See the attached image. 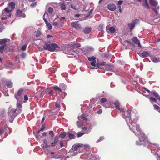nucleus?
<instances>
[{
	"mask_svg": "<svg viewBox=\"0 0 160 160\" xmlns=\"http://www.w3.org/2000/svg\"><path fill=\"white\" fill-rule=\"evenodd\" d=\"M27 46L26 45H23L21 48V50L22 51H24L26 50V48Z\"/></svg>",
	"mask_w": 160,
	"mask_h": 160,
	"instance_id": "obj_52",
	"label": "nucleus"
},
{
	"mask_svg": "<svg viewBox=\"0 0 160 160\" xmlns=\"http://www.w3.org/2000/svg\"><path fill=\"white\" fill-rule=\"evenodd\" d=\"M149 99L152 103V102H156L157 101L156 99L152 97H150L149 98Z\"/></svg>",
	"mask_w": 160,
	"mask_h": 160,
	"instance_id": "obj_31",
	"label": "nucleus"
},
{
	"mask_svg": "<svg viewBox=\"0 0 160 160\" xmlns=\"http://www.w3.org/2000/svg\"><path fill=\"white\" fill-rule=\"evenodd\" d=\"M114 104L118 109L122 111L123 117L125 119L130 129L132 131L136 136L139 134L138 137L139 142H140L138 141H137L136 143L138 145H141L142 142L145 141V137L144 134L140 129L139 126L135 122L138 120V116L134 113L133 111L131 112L130 110H128L125 112L122 108H121L119 107L120 103L118 101H116L115 102Z\"/></svg>",
	"mask_w": 160,
	"mask_h": 160,
	"instance_id": "obj_1",
	"label": "nucleus"
},
{
	"mask_svg": "<svg viewBox=\"0 0 160 160\" xmlns=\"http://www.w3.org/2000/svg\"><path fill=\"white\" fill-rule=\"evenodd\" d=\"M152 9L155 12L156 15L157 16V18H159L160 17L159 14L158 13V11L159 10V6H157V7L156 8H152Z\"/></svg>",
	"mask_w": 160,
	"mask_h": 160,
	"instance_id": "obj_10",
	"label": "nucleus"
},
{
	"mask_svg": "<svg viewBox=\"0 0 160 160\" xmlns=\"http://www.w3.org/2000/svg\"><path fill=\"white\" fill-rule=\"evenodd\" d=\"M153 106L154 109L157 110L159 111L158 110L160 108L158 106L156 105H153Z\"/></svg>",
	"mask_w": 160,
	"mask_h": 160,
	"instance_id": "obj_40",
	"label": "nucleus"
},
{
	"mask_svg": "<svg viewBox=\"0 0 160 160\" xmlns=\"http://www.w3.org/2000/svg\"><path fill=\"white\" fill-rule=\"evenodd\" d=\"M35 33L36 37H38L41 35V30L39 29L37 31H35Z\"/></svg>",
	"mask_w": 160,
	"mask_h": 160,
	"instance_id": "obj_22",
	"label": "nucleus"
},
{
	"mask_svg": "<svg viewBox=\"0 0 160 160\" xmlns=\"http://www.w3.org/2000/svg\"><path fill=\"white\" fill-rule=\"evenodd\" d=\"M104 138V137H100V138L99 139L97 140V141H96V142H98L102 141V140Z\"/></svg>",
	"mask_w": 160,
	"mask_h": 160,
	"instance_id": "obj_44",
	"label": "nucleus"
},
{
	"mask_svg": "<svg viewBox=\"0 0 160 160\" xmlns=\"http://www.w3.org/2000/svg\"><path fill=\"white\" fill-rule=\"evenodd\" d=\"M72 26L74 28H76L78 30L82 29V27L80 24H79L78 22H72L71 23Z\"/></svg>",
	"mask_w": 160,
	"mask_h": 160,
	"instance_id": "obj_7",
	"label": "nucleus"
},
{
	"mask_svg": "<svg viewBox=\"0 0 160 160\" xmlns=\"http://www.w3.org/2000/svg\"><path fill=\"white\" fill-rule=\"evenodd\" d=\"M118 7L119 8V11L120 13H121L122 12V9H121V6H119Z\"/></svg>",
	"mask_w": 160,
	"mask_h": 160,
	"instance_id": "obj_62",
	"label": "nucleus"
},
{
	"mask_svg": "<svg viewBox=\"0 0 160 160\" xmlns=\"http://www.w3.org/2000/svg\"><path fill=\"white\" fill-rule=\"evenodd\" d=\"M84 133L83 132H79L78 133V137H80L82 136L83 134Z\"/></svg>",
	"mask_w": 160,
	"mask_h": 160,
	"instance_id": "obj_42",
	"label": "nucleus"
},
{
	"mask_svg": "<svg viewBox=\"0 0 160 160\" xmlns=\"http://www.w3.org/2000/svg\"><path fill=\"white\" fill-rule=\"evenodd\" d=\"M24 100L26 101H27L28 98V97H27V96L26 95H25L24 96Z\"/></svg>",
	"mask_w": 160,
	"mask_h": 160,
	"instance_id": "obj_55",
	"label": "nucleus"
},
{
	"mask_svg": "<svg viewBox=\"0 0 160 160\" xmlns=\"http://www.w3.org/2000/svg\"><path fill=\"white\" fill-rule=\"evenodd\" d=\"M9 6L12 9H14L15 8V3L12 2H11L9 4Z\"/></svg>",
	"mask_w": 160,
	"mask_h": 160,
	"instance_id": "obj_25",
	"label": "nucleus"
},
{
	"mask_svg": "<svg viewBox=\"0 0 160 160\" xmlns=\"http://www.w3.org/2000/svg\"><path fill=\"white\" fill-rule=\"evenodd\" d=\"M53 88L56 90L60 92L62 91L61 89L57 86H54L53 87Z\"/></svg>",
	"mask_w": 160,
	"mask_h": 160,
	"instance_id": "obj_28",
	"label": "nucleus"
},
{
	"mask_svg": "<svg viewBox=\"0 0 160 160\" xmlns=\"http://www.w3.org/2000/svg\"><path fill=\"white\" fill-rule=\"evenodd\" d=\"M49 94L50 95H52L53 94V91H51L49 92Z\"/></svg>",
	"mask_w": 160,
	"mask_h": 160,
	"instance_id": "obj_63",
	"label": "nucleus"
},
{
	"mask_svg": "<svg viewBox=\"0 0 160 160\" xmlns=\"http://www.w3.org/2000/svg\"><path fill=\"white\" fill-rule=\"evenodd\" d=\"M3 133V131L2 129H0V135L2 134Z\"/></svg>",
	"mask_w": 160,
	"mask_h": 160,
	"instance_id": "obj_61",
	"label": "nucleus"
},
{
	"mask_svg": "<svg viewBox=\"0 0 160 160\" xmlns=\"http://www.w3.org/2000/svg\"><path fill=\"white\" fill-rule=\"evenodd\" d=\"M96 58L93 56H92L91 57L88 58V60L90 61H93L96 60Z\"/></svg>",
	"mask_w": 160,
	"mask_h": 160,
	"instance_id": "obj_29",
	"label": "nucleus"
},
{
	"mask_svg": "<svg viewBox=\"0 0 160 160\" xmlns=\"http://www.w3.org/2000/svg\"><path fill=\"white\" fill-rule=\"evenodd\" d=\"M103 25H100L98 27V29L99 31H102L103 29Z\"/></svg>",
	"mask_w": 160,
	"mask_h": 160,
	"instance_id": "obj_38",
	"label": "nucleus"
},
{
	"mask_svg": "<svg viewBox=\"0 0 160 160\" xmlns=\"http://www.w3.org/2000/svg\"><path fill=\"white\" fill-rule=\"evenodd\" d=\"M41 147L43 149H45L46 148L48 147L49 145L48 144H45V145L42 144L41 145Z\"/></svg>",
	"mask_w": 160,
	"mask_h": 160,
	"instance_id": "obj_36",
	"label": "nucleus"
},
{
	"mask_svg": "<svg viewBox=\"0 0 160 160\" xmlns=\"http://www.w3.org/2000/svg\"><path fill=\"white\" fill-rule=\"evenodd\" d=\"M23 91V90L22 89H20L18 91L17 94H15L14 95H16V96H23L22 95V93Z\"/></svg>",
	"mask_w": 160,
	"mask_h": 160,
	"instance_id": "obj_21",
	"label": "nucleus"
},
{
	"mask_svg": "<svg viewBox=\"0 0 160 160\" xmlns=\"http://www.w3.org/2000/svg\"><path fill=\"white\" fill-rule=\"evenodd\" d=\"M53 11V8L51 7H49L48 9V12L50 14H51Z\"/></svg>",
	"mask_w": 160,
	"mask_h": 160,
	"instance_id": "obj_39",
	"label": "nucleus"
},
{
	"mask_svg": "<svg viewBox=\"0 0 160 160\" xmlns=\"http://www.w3.org/2000/svg\"><path fill=\"white\" fill-rule=\"evenodd\" d=\"M60 7L62 10H65L66 9V6L64 3L62 4Z\"/></svg>",
	"mask_w": 160,
	"mask_h": 160,
	"instance_id": "obj_34",
	"label": "nucleus"
},
{
	"mask_svg": "<svg viewBox=\"0 0 160 160\" xmlns=\"http://www.w3.org/2000/svg\"><path fill=\"white\" fill-rule=\"evenodd\" d=\"M72 52H73V51H72V49H71L70 51H69L67 53L65 52V53L67 54L71 55V54H72Z\"/></svg>",
	"mask_w": 160,
	"mask_h": 160,
	"instance_id": "obj_54",
	"label": "nucleus"
},
{
	"mask_svg": "<svg viewBox=\"0 0 160 160\" xmlns=\"http://www.w3.org/2000/svg\"><path fill=\"white\" fill-rule=\"evenodd\" d=\"M45 127L44 126H43L41 128L38 132V133H39L41 131H43L45 129Z\"/></svg>",
	"mask_w": 160,
	"mask_h": 160,
	"instance_id": "obj_45",
	"label": "nucleus"
},
{
	"mask_svg": "<svg viewBox=\"0 0 160 160\" xmlns=\"http://www.w3.org/2000/svg\"><path fill=\"white\" fill-rule=\"evenodd\" d=\"M68 137L69 138L71 139H73L74 138V135L72 133H68Z\"/></svg>",
	"mask_w": 160,
	"mask_h": 160,
	"instance_id": "obj_37",
	"label": "nucleus"
},
{
	"mask_svg": "<svg viewBox=\"0 0 160 160\" xmlns=\"http://www.w3.org/2000/svg\"><path fill=\"white\" fill-rule=\"evenodd\" d=\"M16 110L13 109L12 108H10L8 109V114L9 116V121L11 123L12 122L15 117L17 115L16 113Z\"/></svg>",
	"mask_w": 160,
	"mask_h": 160,
	"instance_id": "obj_3",
	"label": "nucleus"
},
{
	"mask_svg": "<svg viewBox=\"0 0 160 160\" xmlns=\"http://www.w3.org/2000/svg\"><path fill=\"white\" fill-rule=\"evenodd\" d=\"M81 118L82 119L84 120H87V118L86 117L85 115L84 114H82V115H81Z\"/></svg>",
	"mask_w": 160,
	"mask_h": 160,
	"instance_id": "obj_41",
	"label": "nucleus"
},
{
	"mask_svg": "<svg viewBox=\"0 0 160 160\" xmlns=\"http://www.w3.org/2000/svg\"><path fill=\"white\" fill-rule=\"evenodd\" d=\"M132 41L133 42L137 44L139 48L141 47V46L140 43V42L138 39L136 37L133 38L132 39Z\"/></svg>",
	"mask_w": 160,
	"mask_h": 160,
	"instance_id": "obj_12",
	"label": "nucleus"
},
{
	"mask_svg": "<svg viewBox=\"0 0 160 160\" xmlns=\"http://www.w3.org/2000/svg\"><path fill=\"white\" fill-rule=\"evenodd\" d=\"M83 146H82V147H83L84 146L87 147H90L89 145L88 144H86L84 145H83Z\"/></svg>",
	"mask_w": 160,
	"mask_h": 160,
	"instance_id": "obj_60",
	"label": "nucleus"
},
{
	"mask_svg": "<svg viewBox=\"0 0 160 160\" xmlns=\"http://www.w3.org/2000/svg\"><path fill=\"white\" fill-rule=\"evenodd\" d=\"M107 101L106 99L105 98H101V102L103 103L106 102Z\"/></svg>",
	"mask_w": 160,
	"mask_h": 160,
	"instance_id": "obj_46",
	"label": "nucleus"
},
{
	"mask_svg": "<svg viewBox=\"0 0 160 160\" xmlns=\"http://www.w3.org/2000/svg\"><path fill=\"white\" fill-rule=\"evenodd\" d=\"M91 29L90 27H86L83 29V32L86 34H88L90 32Z\"/></svg>",
	"mask_w": 160,
	"mask_h": 160,
	"instance_id": "obj_14",
	"label": "nucleus"
},
{
	"mask_svg": "<svg viewBox=\"0 0 160 160\" xmlns=\"http://www.w3.org/2000/svg\"><path fill=\"white\" fill-rule=\"evenodd\" d=\"M153 95L156 97L157 98V99H158V98H160V97L158 94L156 92L153 91L152 92Z\"/></svg>",
	"mask_w": 160,
	"mask_h": 160,
	"instance_id": "obj_26",
	"label": "nucleus"
},
{
	"mask_svg": "<svg viewBox=\"0 0 160 160\" xmlns=\"http://www.w3.org/2000/svg\"><path fill=\"white\" fill-rule=\"evenodd\" d=\"M60 144L61 147H63V143H62V141H60Z\"/></svg>",
	"mask_w": 160,
	"mask_h": 160,
	"instance_id": "obj_64",
	"label": "nucleus"
},
{
	"mask_svg": "<svg viewBox=\"0 0 160 160\" xmlns=\"http://www.w3.org/2000/svg\"><path fill=\"white\" fill-rule=\"evenodd\" d=\"M77 124L78 126V127H81L83 126L82 123L81 122H79V121L77 122Z\"/></svg>",
	"mask_w": 160,
	"mask_h": 160,
	"instance_id": "obj_32",
	"label": "nucleus"
},
{
	"mask_svg": "<svg viewBox=\"0 0 160 160\" xmlns=\"http://www.w3.org/2000/svg\"><path fill=\"white\" fill-rule=\"evenodd\" d=\"M150 52L148 51H143L139 53V55L142 58H145L149 56Z\"/></svg>",
	"mask_w": 160,
	"mask_h": 160,
	"instance_id": "obj_9",
	"label": "nucleus"
},
{
	"mask_svg": "<svg viewBox=\"0 0 160 160\" xmlns=\"http://www.w3.org/2000/svg\"><path fill=\"white\" fill-rule=\"evenodd\" d=\"M15 98L17 99V102H21L23 99V96L14 95Z\"/></svg>",
	"mask_w": 160,
	"mask_h": 160,
	"instance_id": "obj_17",
	"label": "nucleus"
},
{
	"mask_svg": "<svg viewBox=\"0 0 160 160\" xmlns=\"http://www.w3.org/2000/svg\"><path fill=\"white\" fill-rule=\"evenodd\" d=\"M123 2L122 1L119 0L118 2V5L119 6H121L122 4V3Z\"/></svg>",
	"mask_w": 160,
	"mask_h": 160,
	"instance_id": "obj_53",
	"label": "nucleus"
},
{
	"mask_svg": "<svg viewBox=\"0 0 160 160\" xmlns=\"http://www.w3.org/2000/svg\"><path fill=\"white\" fill-rule=\"evenodd\" d=\"M96 67L98 68H101L100 66H106L107 69L110 70L112 68V66L109 64H106V63L105 62H100V63H97L96 64Z\"/></svg>",
	"mask_w": 160,
	"mask_h": 160,
	"instance_id": "obj_6",
	"label": "nucleus"
},
{
	"mask_svg": "<svg viewBox=\"0 0 160 160\" xmlns=\"http://www.w3.org/2000/svg\"><path fill=\"white\" fill-rule=\"evenodd\" d=\"M12 10L8 8H6L2 11L1 17L2 20L6 19L8 17H10Z\"/></svg>",
	"mask_w": 160,
	"mask_h": 160,
	"instance_id": "obj_4",
	"label": "nucleus"
},
{
	"mask_svg": "<svg viewBox=\"0 0 160 160\" xmlns=\"http://www.w3.org/2000/svg\"><path fill=\"white\" fill-rule=\"evenodd\" d=\"M6 85L9 88H11L12 86V83L10 81H8L7 82Z\"/></svg>",
	"mask_w": 160,
	"mask_h": 160,
	"instance_id": "obj_20",
	"label": "nucleus"
},
{
	"mask_svg": "<svg viewBox=\"0 0 160 160\" xmlns=\"http://www.w3.org/2000/svg\"><path fill=\"white\" fill-rule=\"evenodd\" d=\"M17 107L19 108H22V105L20 103H17Z\"/></svg>",
	"mask_w": 160,
	"mask_h": 160,
	"instance_id": "obj_49",
	"label": "nucleus"
},
{
	"mask_svg": "<svg viewBox=\"0 0 160 160\" xmlns=\"http://www.w3.org/2000/svg\"><path fill=\"white\" fill-rule=\"evenodd\" d=\"M58 137H55V139H54V142H55L56 143H57V142H58Z\"/></svg>",
	"mask_w": 160,
	"mask_h": 160,
	"instance_id": "obj_47",
	"label": "nucleus"
},
{
	"mask_svg": "<svg viewBox=\"0 0 160 160\" xmlns=\"http://www.w3.org/2000/svg\"><path fill=\"white\" fill-rule=\"evenodd\" d=\"M55 106L56 108H58V110H59L60 109V103H56V105H55Z\"/></svg>",
	"mask_w": 160,
	"mask_h": 160,
	"instance_id": "obj_50",
	"label": "nucleus"
},
{
	"mask_svg": "<svg viewBox=\"0 0 160 160\" xmlns=\"http://www.w3.org/2000/svg\"><path fill=\"white\" fill-rule=\"evenodd\" d=\"M96 60H95L94 61H91L90 64L92 66L95 67L96 66Z\"/></svg>",
	"mask_w": 160,
	"mask_h": 160,
	"instance_id": "obj_35",
	"label": "nucleus"
},
{
	"mask_svg": "<svg viewBox=\"0 0 160 160\" xmlns=\"http://www.w3.org/2000/svg\"><path fill=\"white\" fill-rule=\"evenodd\" d=\"M142 5L145 8L149 9L150 7L147 2V0H144L142 3Z\"/></svg>",
	"mask_w": 160,
	"mask_h": 160,
	"instance_id": "obj_18",
	"label": "nucleus"
},
{
	"mask_svg": "<svg viewBox=\"0 0 160 160\" xmlns=\"http://www.w3.org/2000/svg\"><path fill=\"white\" fill-rule=\"evenodd\" d=\"M155 155H157L158 157H157V160H160V155H158V154L157 152H156L155 153Z\"/></svg>",
	"mask_w": 160,
	"mask_h": 160,
	"instance_id": "obj_48",
	"label": "nucleus"
},
{
	"mask_svg": "<svg viewBox=\"0 0 160 160\" xmlns=\"http://www.w3.org/2000/svg\"><path fill=\"white\" fill-rule=\"evenodd\" d=\"M5 45H4L1 46V47H0V51L2 53L3 52V51L5 47Z\"/></svg>",
	"mask_w": 160,
	"mask_h": 160,
	"instance_id": "obj_33",
	"label": "nucleus"
},
{
	"mask_svg": "<svg viewBox=\"0 0 160 160\" xmlns=\"http://www.w3.org/2000/svg\"><path fill=\"white\" fill-rule=\"evenodd\" d=\"M43 142L45 143V144H48V141L46 139H45L43 140Z\"/></svg>",
	"mask_w": 160,
	"mask_h": 160,
	"instance_id": "obj_59",
	"label": "nucleus"
},
{
	"mask_svg": "<svg viewBox=\"0 0 160 160\" xmlns=\"http://www.w3.org/2000/svg\"><path fill=\"white\" fill-rule=\"evenodd\" d=\"M136 21H134L133 22L128 24V27L131 30H132L134 28Z\"/></svg>",
	"mask_w": 160,
	"mask_h": 160,
	"instance_id": "obj_16",
	"label": "nucleus"
},
{
	"mask_svg": "<svg viewBox=\"0 0 160 160\" xmlns=\"http://www.w3.org/2000/svg\"><path fill=\"white\" fill-rule=\"evenodd\" d=\"M71 8H72V9H74V10H76L77 9L75 6H74V5H71Z\"/></svg>",
	"mask_w": 160,
	"mask_h": 160,
	"instance_id": "obj_56",
	"label": "nucleus"
},
{
	"mask_svg": "<svg viewBox=\"0 0 160 160\" xmlns=\"http://www.w3.org/2000/svg\"><path fill=\"white\" fill-rule=\"evenodd\" d=\"M22 13V12L21 10H18L16 12V15L17 17H20Z\"/></svg>",
	"mask_w": 160,
	"mask_h": 160,
	"instance_id": "obj_19",
	"label": "nucleus"
},
{
	"mask_svg": "<svg viewBox=\"0 0 160 160\" xmlns=\"http://www.w3.org/2000/svg\"><path fill=\"white\" fill-rule=\"evenodd\" d=\"M48 17V14L47 13L45 12L43 17V19L44 20V21L45 22L46 24V26L47 28L48 29V30H50L52 29V24L49 23L48 21L45 18V17Z\"/></svg>",
	"mask_w": 160,
	"mask_h": 160,
	"instance_id": "obj_5",
	"label": "nucleus"
},
{
	"mask_svg": "<svg viewBox=\"0 0 160 160\" xmlns=\"http://www.w3.org/2000/svg\"><path fill=\"white\" fill-rule=\"evenodd\" d=\"M149 3L153 7L156 6L158 4V2L156 0H149Z\"/></svg>",
	"mask_w": 160,
	"mask_h": 160,
	"instance_id": "obj_15",
	"label": "nucleus"
},
{
	"mask_svg": "<svg viewBox=\"0 0 160 160\" xmlns=\"http://www.w3.org/2000/svg\"><path fill=\"white\" fill-rule=\"evenodd\" d=\"M107 7L109 10L111 11H114L116 9L115 5L114 4L112 3L108 4V5Z\"/></svg>",
	"mask_w": 160,
	"mask_h": 160,
	"instance_id": "obj_11",
	"label": "nucleus"
},
{
	"mask_svg": "<svg viewBox=\"0 0 160 160\" xmlns=\"http://www.w3.org/2000/svg\"><path fill=\"white\" fill-rule=\"evenodd\" d=\"M66 134V133L65 132H62L60 133V137L62 138H63Z\"/></svg>",
	"mask_w": 160,
	"mask_h": 160,
	"instance_id": "obj_27",
	"label": "nucleus"
},
{
	"mask_svg": "<svg viewBox=\"0 0 160 160\" xmlns=\"http://www.w3.org/2000/svg\"><path fill=\"white\" fill-rule=\"evenodd\" d=\"M82 146H83L82 144H75L73 145L72 148V149L73 151H76L78 149L79 147H82Z\"/></svg>",
	"mask_w": 160,
	"mask_h": 160,
	"instance_id": "obj_13",
	"label": "nucleus"
},
{
	"mask_svg": "<svg viewBox=\"0 0 160 160\" xmlns=\"http://www.w3.org/2000/svg\"><path fill=\"white\" fill-rule=\"evenodd\" d=\"M102 112V110L101 109H100L99 110V111H98L97 112V113L98 114H101Z\"/></svg>",
	"mask_w": 160,
	"mask_h": 160,
	"instance_id": "obj_57",
	"label": "nucleus"
},
{
	"mask_svg": "<svg viewBox=\"0 0 160 160\" xmlns=\"http://www.w3.org/2000/svg\"><path fill=\"white\" fill-rule=\"evenodd\" d=\"M106 30L107 32L109 33H113L115 31V28L113 27H110L109 26H107L106 27Z\"/></svg>",
	"mask_w": 160,
	"mask_h": 160,
	"instance_id": "obj_8",
	"label": "nucleus"
},
{
	"mask_svg": "<svg viewBox=\"0 0 160 160\" xmlns=\"http://www.w3.org/2000/svg\"><path fill=\"white\" fill-rule=\"evenodd\" d=\"M43 48L45 50H48L51 52L58 51L59 48L55 43L51 44L49 42H45L43 46Z\"/></svg>",
	"mask_w": 160,
	"mask_h": 160,
	"instance_id": "obj_2",
	"label": "nucleus"
},
{
	"mask_svg": "<svg viewBox=\"0 0 160 160\" xmlns=\"http://www.w3.org/2000/svg\"><path fill=\"white\" fill-rule=\"evenodd\" d=\"M36 2H35L34 3H32V4H31L30 5V6L32 8H33V7H35V6H36Z\"/></svg>",
	"mask_w": 160,
	"mask_h": 160,
	"instance_id": "obj_51",
	"label": "nucleus"
},
{
	"mask_svg": "<svg viewBox=\"0 0 160 160\" xmlns=\"http://www.w3.org/2000/svg\"><path fill=\"white\" fill-rule=\"evenodd\" d=\"M49 134L51 135V137L52 138L54 136V133L53 131H50L49 132Z\"/></svg>",
	"mask_w": 160,
	"mask_h": 160,
	"instance_id": "obj_43",
	"label": "nucleus"
},
{
	"mask_svg": "<svg viewBox=\"0 0 160 160\" xmlns=\"http://www.w3.org/2000/svg\"><path fill=\"white\" fill-rule=\"evenodd\" d=\"M81 45L79 43H75L73 45V47L74 48H78L80 47Z\"/></svg>",
	"mask_w": 160,
	"mask_h": 160,
	"instance_id": "obj_30",
	"label": "nucleus"
},
{
	"mask_svg": "<svg viewBox=\"0 0 160 160\" xmlns=\"http://www.w3.org/2000/svg\"><path fill=\"white\" fill-rule=\"evenodd\" d=\"M8 39H0V44H3L7 42Z\"/></svg>",
	"mask_w": 160,
	"mask_h": 160,
	"instance_id": "obj_24",
	"label": "nucleus"
},
{
	"mask_svg": "<svg viewBox=\"0 0 160 160\" xmlns=\"http://www.w3.org/2000/svg\"><path fill=\"white\" fill-rule=\"evenodd\" d=\"M151 59L152 61L154 62H158V59L154 57H151Z\"/></svg>",
	"mask_w": 160,
	"mask_h": 160,
	"instance_id": "obj_23",
	"label": "nucleus"
},
{
	"mask_svg": "<svg viewBox=\"0 0 160 160\" xmlns=\"http://www.w3.org/2000/svg\"><path fill=\"white\" fill-rule=\"evenodd\" d=\"M53 25L54 26H57L58 25V23L57 22H55L53 23Z\"/></svg>",
	"mask_w": 160,
	"mask_h": 160,
	"instance_id": "obj_58",
	"label": "nucleus"
}]
</instances>
